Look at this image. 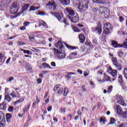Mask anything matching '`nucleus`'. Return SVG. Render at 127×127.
I'll use <instances>...</instances> for the list:
<instances>
[{
    "instance_id": "nucleus-1",
    "label": "nucleus",
    "mask_w": 127,
    "mask_h": 127,
    "mask_svg": "<svg viewBox=\"0 0 127 127\" xmlns=\"http://www.w3.org/2000/svg\"><path fill=\"white\" fill-rule=\"evenodd\" d=\"M112 44L114 47H123L124 48H127V38L126 39V41L123 44L119 45L118 42L116 41H113Z\"/></svg>"
},
{
    "instance_id": "nucleus-2",
    "label": "nucleus",
    "mask_w": 127,
    "mask_h": 127,
    "mask_svg": "<svg viewBox=\"0 0 127 127\" xmlns=\"http://www.w3.org/2000/svg\"><path fill=\"white\" fill-rule=\"evenodd\" d=\"M111 30H112V25H111V23H108L105 24L103 34L107 35V34L110 33V31H111Z\"/></svg>"
},
{
    "instance_id": "nucleus-3",
    "label": "nucleus",
    "mask_w": 127,
    "mask_h": 127,
    "mask_svg": "<svg viewBox=\"0 0 127 127\" xmlns=\"http://www.w3.org/2000/svg\"><path fill=\"white\" fill-rule=\"evenodd\" d=\"M82 4L80 3L78 5V9H88V3L89 0H82Z\"/></svg>"
},
{
    "instance_id": "nucleus-4",
    "label": "nucleus",
    "mask_w": 127,
    "mask_h": 127,
    "mask_svg": "<svg viewBox=\"0 0 127 127\" xmlns=\"http://www.w3.org/2000/svg\"><path fill=\"white\" fill-rule=\"evenodd\" d=\"M47 6H49V8H51L53 10H56V7H57V4L54 1H52L49 2L47 4Z\"/></svg>"
},
{
    "instance_id": "nucleus-5",
    "label": "nucleus",
    "mask_w": 127,
    "mask_h": 127,
    "mask_svg": "<svg viewBox=\"0 0 127 127\" xmlns=\"http://www.w3.org/2000/svg\"><path fill=\"white\" fill-rule=\"evenodd\" d=\"M19 8V5L16 2H14L12 4V7L11 8V11H12V13L13 12L15 13L16 12H17V10H18V8Z\"/></svg>"
},
{
    "instance_id": "nucleus-6",
    "label": "nucleus",
    "mask_w": 127,
    "mask_h": 127,
    "mask_svg": "<svg viewBox=\"0 0 127 127\" xmlns=\"http://www.w3.org/2000/svg\"><path fill=\"white\" fill-rule=\"evenodd\" d=\"M54 91L56 92V91H58V94L61 95L62 93H63V88H61V85L60 84L56 85L54 88Z\"/></svg>"
},
{
    "instance_id": "nucleus-7",
    "label": "nucleus",
    "mask_w": 127,
    "mask_h": 127,
    "mask_svg": "<svg viewBox=\"0 0 127 127\" xmlns=\"http://www.w3.org/2000/svg\"><path fill=\"white\" fill-rule=\"evenodd\" d=\"M116 99L118 100V103L122 105L124 107H126L127 104L124 102V100H123V97L121 95H117Z\"/></svg>"
},
{
    "instance_id": "nucleus-8",
    "label": "nucleus",
    "mask_w": 127,
    "mask_h": 127,
    "mask_svg": "<svg viewBox=\"0 0 127 127\" xmlns=\"http://www.w3.org/2000/svg\"><path fill=\"white\" fill-rule=\"evenodd\" d=\"M51 13L53 15H55L59 21H61V20H62V18H63V14H62V13L59 14L57 12H51Z\"/></svg>"
},
{
    "instance_id": "nucleus-9",
    "label": "nucleus",
    "mask_w": 127,
    "mask_h": 127,
    "mask_svg": "<svg viewBox=\"0 0 127 127\" xmlns=\"http://www.w3.org/2000/svg\"><path fill=\"white\" fill-rule=\"evenodd\" d=\"M91 29L93 31H97L98 34H101L102 33V24H99L96 28L92 27Z\"/></svg>"
},
{
    "instance_id": "nucleus-10",
    "label": "nucleus",
    "mask_w": 127,
    "mask_h": 127,
    "mask_svg": "<svg viewBox=\"0 0 127 127\" xmlns=\"http://www.w3.org/2000/svg\"><path fill=\"white\" fill-rule=\"evenodd\" d=\"M108 73H109V74H111L112 75V77H116L117 75H118V72L117 70L115 69H109L107 70Z\"/></svg>"
},
{
    "instance_id": "nucleus-11",
    "label": "nucleus",
    "mask_w": 127,
    "mask_h": 127,
    "mask_svg": "<svg viewBox=\"0 0 127 127\" xmlns=\"http://www.w3.org/2000/svg\"><path fill=\"white\" fill-rule=\"evenodd\" d=\"M65 10L69 15H71V16H74V15H75V12L72 9V8L66 7L65 8Z\"/></svg>"
},
{
    "instance_id": "nucleus-12",
    "label": "nucleus",
    "mask_w": 127,
    "mask_h": 127,
    "mask_svg": "<svg viewBox=\"0 0 127 127\" xmlns=\"http://www.w3.org/2000/svg\"><path fill=\"white\" fill-rule=\"evenodd\" d=\"M100 10L101 11V12L102 13H104V14L107 15V16H108L110 13L109 10H108V9L104 7H101Z\"/></svg>"
},
{
    "instance_id": "nucleus-13",
    "label": "nucleus",
    "mask_w": 127,
    "mask_h": 127,
    "mask_svg": "<svg viewBox=\"0 0 127 127\" xmlns=\"http://www.w3.org/2000/svg\"><path fill=\"white\" fill-rule=\"evenodd\" d=\"M68 18L71 21V22L76 23L79 21V18L77 17H70L68 16Z\"/></svg>"
},
{
    "instance_id": "nucleus-14",
    "label": "nucleus",
    "mask_w": 127,
    "mask_h": 127,
    "mask_svg": "<svg viewBox=\"0 0 127 127\" xmlns=\"http://www.w3.org/2000/svg\"><path fill=\"white\" fill-rule=\"evenodd\" d=\"M116 109L117 113L118 115H123V109H122V107H121L120 105H117L116 106Z\"/></svg>"
},
{
    "instance_id": "nucleus-15",
    "label": "nucleus",
    "mask_w": 127,
    "mask_h": 127,
    "mask_svg": "<svg viewBox=\"0 0 127 127\" xmlns=\"http://www.w3.org/2000/svg\"><path fill=\"white\" fill-rule=\"evenodd\" d=\"M53 51L54 52V54L56 56V57H57L58 58H59L61 52H60L59 50L55 48H54Z\"/></svg>"
},
{
    "instance_id": "nucleus-16",
    "label": "nucleus",
    "mask_w": 127,
    "mask_h": 127,
    "mask_svg": "<svg viewBox=\"0 0 127 127\" xmlns=\"http://www.w3.org/2000/svg\"><path fill=\"white\" fill-rule=\"evenodd\" d=\"M55 46L56 47H57V48L62 49V48H63V43H62L61 41H60L55 44Z\"/></svg>"
},
{
    "instance_id": "nucleus-17",
    "label": "nucleus",
    "mask_w": 127,
    "mask_h": 127,
    "mask_svg": "<svg viewBox=\"0 0 127 127\" xmlns=\"http://www.w3.org/2000/svg\"><path fill=\"white\" fill-rule=\"evenodd\" d=\"M21 51H23L24 54H27V55H32V53L31 52V51H29V50H23L22 49H20Z\"/></svg>"
},
{
    "instance_id": "nucleus-18",
    "label": "nucleus",
    "mask_w": 127,
    "mask_h": 127,
    "mask_svg": "<svg viewBox=\"0 0 127 127\" xmlns=\"http://www.w3.org/2000/svg\"><path fill=\"white\" fill-rule=\"evenodd\" d=\"M39 8H40V7L31 6L30 9H29V11H35V10H37V9H39Z\"/></svg>"
},
{
    "instance_id": "nucleus-19",
    "label": "nucleus",
    "mask_w": 127,
    "mask_h": 127,
    "mask_svg": "<svg viewBox=\"0 0 127 127\" xmlns=\"http://www.w3.org/2000/svg\"><path fill=\"white\" fill-rule=\"evenodd\" d=\"M93 2L98 3L99 4H105V1L102 0H92Z\"/></svg>"
},
{
    "instance_id": "nucleus-20",
    "label": "nucleus",
    "mask_w": 127,
    "mask_h": 127,
    "mask_svg": "<svg viewBox=\"0 0 127 127\" xmlns=\"http://www.w3.org/2000/svg\"><path fill=\"white\" fill-rule=\"evenodd\" d=\"M5 109H6V104L3 102L0 104V110H5Z\"/></svg>"
},
{
    "instance_id": "nucleus-21",
    "label": "nucleus",
    "mask_w": 127,
    "mask_h": 127,
    "mask_svg": "<svg viewBox=\"0 0 127 127\" xmlns=\"http://www.w3.org/2000/svg\"><path fill=\"white\" fill-rule=\"evenodd\" d=\"M79 39L81 43H83L84 41H85V37L82 34L79 35Z\"/></svg>"
},
{
    "instance_id": "nucleus-22",
    "label": "nucleus",
    "mask_w": 127,
    "mask_h": 127,
    "mask_svg": "<svg viewBox=\"0 0 127 127\" xmlns=\"http://www.w3.org/2000/svg\"><path fill=\"white\" fill-rule=\"evenodd\" d=\"M75 74L76 73L74 72H67L65 77L67 80H69V79H71V75H75Z\"/></svg>"
},
{
    "instance_id": "nucleus-23",
    "label": "nucleus",
    "mask_w": 127,
    "mask_h": 127,
    "mask_svg": "<svg viewBox=\"0 0 127 127\" xmlns=\"http://www.w3.org/2000/svg\"><path fill=\"white\" fill-rule=\"evenodd\" d=\"M6 119L7 123H10V119H11V114L8 113L6 115Z\"/></svg>"
},
{
    "instance_id": "nucleus-24",
    "label": "nucleus",
    "mask_w": 127,
    "mask_h": 127,
    "mask_svg": "<svg viewBox=\"0 0 127 127\" xmlns=\"http://www.w3.org/2000/svg\"><path fill=\"white\" fill-rule=\"evenodd\" d=\"M4 62V58H3V55L0 54V65H2V63Z\"/></svg>"
},
{
    "instance_id": "nucleus-25",
    "label": "nucleus",
    "mask_w": 127,
    "mask_h": 127,
    "mask_svg": "<svg viewBox=\"0 0 127 127\" xmlns=\"http://www.w3.org/2000/svg\"><path fill=\"white\" fill-rule=\"evenodd\" d=\"M5 127V119H3L1 120V122L0 121V127Z\"/></svg>"
},
{
    "instance_id": "nucleus-26",
    "label": "nucleus",
    "mask_w": 127,
    "mask_h": 127,
    "mask_svg": "<svg viewBox=\"0 0 127 127\" xmlns=\"http://www.w3.org/2000/svg\"><path fill=\"white\" fill-rule=\"evenodd\" d=\"M29 7V4H26L24 5L23 7H22L23 11H25L26 10H28Z\"/></svg>"
},
{
    "instance_id": "nucleus-27",
    "label": "nucleus",
    "mask_w": 127,
    "mask_h": 127,
    "mask_svg": "<svg viewBox=\"0 0 127 127\" xmlns=\"http://www.w3.org/2000/svg\"><path fill=\"white\" fill-rule=\"evenodd\" d=\"M66 57V54L64 53H61V54L60 55V56L58 58V59L61 60V59H63L64 58H65Z\"/></svg>"
},
{
    "instance_id": "nucleus-28",
    "label": "nucleus",
    "mask_w": 127,
    "mask_h": 127,
    "mask_svg": "<svg viewBox=\"0 0 127 127\" xmlns=\"http://www.w3.org/2000/svg\"><path fill=\"white\" fill-rule=\"evenodd\" d=\"M112 62L114 66L118 64V60H117V58H112Z\"/></svg>"
},
{
    "instance_id": "nucleus-29",
    "label": "nucleus",
    "mask_w": 127,
    "mask_h": 127,
    "mask_svg": "<svg viewBox=\"0 0 127 127\" xmlns=\"http://www.w3.org/2000/svg\"><path fill=\"white\" fill-rule=\"evenodd\" d=\"M24 101L23 98H20L19 100H17L16 102H14V105L15 106L16 104H19V103H22Z\"/></svg>"
},
{
    "instance_id": "nucleus-30",
    "label": "nucleus",
    "mask_w": 127,
    "mask_h": 127,
    "mask_svg": "<svg viewBox=\"0 0 127 127\" xmlns=\"http://www.w3.org/2000/svg\"><path fill=\"white\" fill-rule=\"evenodd\" d=\"M42 65L44 66V68H49V69H52V67H51V66H50L49 64H46V63H43Z\"/></svg>"
},
{
    "instance_id": "nucleus-31",
    "label": "nucleus",
    "mask_w": 127,
    "mask_h": 127,
    "mask_svg": "<svg viewBox=\"0 0 127 127\" xmlns=\"http://www.w3.org/2000/svg\"><path fill=\"white\" fill-rule=\"evenodd\" d=\"M118 79L119 83H121V84H123V83H124V80H123V76H122V75H119Z\"/></svg>"
},
{
    "instance_id": "nucleus-32",
    "label": "nucleus",
    "mask_w": 127,
    "mask_h": 127,
    "mask_svg": "<svg viewBox=\"0 0 127 127\" xmlns=\"http://www.w3.org/2000/svg\"><path fill=\"white\" fill-rule=\"evenodd\" d=\"M64 45L67 47V48H68V49H71L72 50H74L75 49L74 47H72L67 44H66L65 42H64Z\"/></svg>"
},
{
    "instance_id": "nucleus-33",
    "label": "nucleus",
    "mask_w": 127,
    "mask_h": 127,
    "mask_svg": "<svg viewBox=\"0 0 127 127\" xmlns=\"http://www.w3.org/2000/svg\"><path fill=\"white\" fill-rule=\"evenodd\" d=\"M5 100H6V101H7V102H10V100H11V97H10V96H9V95H5Z\"/></svg>"
},
{
    "instance_id": "nucleus-34",
    "label": "nucleus",
    "mask_w": 127,
    "mask_h": 127,
    "mask_svg": "<svg viewBox=\"0 0 127 127\" xmlns=\"http://www.w3.org/2000/svg\"><path fill=\"white\" fill-rule=\"evenodd\" d=\"M75 56H77V53H71L69 55V57L70 59H73V58H75Z\"/></svg>"
},
{
    "instance_id": "nucleus-35",
    "label": "nucleus",
    "mask_w": 127,
    "mask_h": 127,
    "mask_svg": "<svg viewBox=\"0 0 127 127\" xmlns=\"http://www.w3.org/2000/svg\"><path fill=\"white\" fill-rule=\"evenodd\" d=\"M104 80L105 81H109V82H111V78L106 75H104Z\"/></svg>"
},
{
    "instance_id": "nucleus-36",
    "label": "nucleus",
    "mask_w": 127,
    "mask_h": 127,
    "mask_svg": "<svg viewBox=\"0 0 127 127\" xmlns=\"http://www.w3.org/2000/svg\"><path fill=\"white\" fill-rule=\"evenodd\" d=\"M4 119V114L2 112H0V120H3Z\"/></svg>"
},
{
    "instance_id": "nucleus-37",
    "label": "nucleus",
    "mask_w": 127,
    "mask_h": 127,
    "mask_svg": "<svg viewBox=\"0 0 127 127\" xmlns=\"http://www.w3.org/2000/svg\"><path fill=\"white\" fill-rule=\"evenodd\" d=\"M115 67H116V68L118 70H122V65L119 64H116V65H115Z\"/></svg>"
},
{
    "instance_id": "nucleus-38",
    "label": "nucleus",
    "mask_w": 127,
    "mask_h": 127,
    "mask_svg": "<svg viewBox=\"0 0 127 127\" xmlns=\"http://www.w3.org/2000/svg\"><path fill=\"white\" fill-rule=\"evenodd\" d=\"M63 3L65 5H68L70 3V0H64Z\"/></svg>"
},
{
    "instance_id": "nucleus-39",
    "label": "nucleus",
    "mask_w": 127,
    "mask_h": 127,
    "mask_svg": "<svg viewBox=\"0 0 127 127\" xmlns=\"http://www.w3.org/2000/svg\"><path fill=\"white\" fill-rule=\"evenodd\" d=\"M68 88H65L64 89V96H67L68 94Z\"/></svg>"
},
{
    "instance_id": "nucleus-40",
    "label": "nucleus",
    "mask_w": 127,
    "mask_h": 127,
    "mask_svg": "<svg viewBox=\"0 0 127 127\" xmlns=\"http://www.w3.org/2000/svg\"><path fill=\"white\" fill-rule=\"evenodd\" d=\"M72 29L74 30V31H75V32H80V30L77 27H73Z\"/></svg>"
},
{
    "instance_id": "nucleus-41",
    "label": "nucleus",
    "mask_w": 127,
    "mask_h": 127,
    "mask_svg": "<svg viewBox=\"0 0 127 127\" xmlns=\"http://www.w3.org/2000/svg\"><path fill=\"white\" fill-rule=\"evenodd\" d=\"M30 50H31V51H33V52H40V50L37 49H35L34 48H32V49H30Z\"/></svg>"
},
{
    "instance_id": "nucleus-42",
    "label": "nucleus",
    "mask_w": 127,
    "mask_h": 127,
    "mask_svg": "<svg viewBox=\"0 0 127 127\" xmlns=\"http://www.w3.org/2000/svg\"><path fill=\"white\" fill-rule=\"evenodd\" d=\"M89 84L90 86H91L92 88H95V87H96V85H95V83H94L92 81L89 82Z\"/></svg>"
},
{
    "instance_id": "nucleus-43",
    "label": "nucleus",
    "mask_w": 127,
    "mask_h": 127,
    "mask_svg": "<svg viewBox=\"0 0 127 127\" xmlns=\"http://www.w3.org/2000/svg\"><path fill=\"white\" fill-rule=\"evenodd\" d=\"M13 107L12 106H9L8 109V111L9 112V113H11L12 111H13Z\"/></svg>"
},
{
    "instance_id": "nucleus-44",
    "label": "nucleus",
    "mask_w": 127,
    "mask_h": 127,
    "mask_svg": "<svg viewBox=\"0 0 127 127\" xmlns=\"http://www.w3.org/2000/svg\"><path fill=\"white\" fill-rule=\"evenodd\" d=\"M108 93H111L112 91H113V86H110V87H108V89L107 90Z\"/></svg>"
},
{
    "instance_id": "nucleus-45",
    "label": "nucleus",
    "mask_w": 127,
    "mask_h": 127,
    "mask_svg": "<svg viewBox=\"0 0 127 127\" xmlns=\"http://www.w3.org/2000/svg\"><path fill=\"white\" fill-rule=\"evenodd\" d=\"M30 106V104H29L28 106H27V107H25L24 109H23V112L24 113H25V111H27L29 110V107Z\"/></svg>"
},
{
    "instance_id": "nucleus-46",
    "label": "nucleus",
    "mask_w": 127,
    "mask_h": 127,
    "mask_svg": "<svg viewBox=\"0 0 127 127\" xmlns=\"http://www.w3.org/2000/svg\"><path fill=\"white\" fill-rule=\"evenodd\" d=\"M119 57H123V56L124 55V52L122 51H120L119 53Z\"/></svg>"
},
{
    "instance_id": "nucleus-47",
    "label": "nucleus",
    "mask_w": 127,
    "mask_h": 127,
    "mask_svg": "<svg viewBox=\"0 0 127 127\" xmlns=\"http://www.w3.org/2000/svg\"><path fill=\"white\" fill-rule=\"evenodd\" d=\"M40 43H41V44H45V43H46V42L45 41V40H44V39H40Z\"/></svg>"
},
{
    "instance_id": "nucleus-48",
    "label": "nucleus",
    "mask_w": 127,
    "mask_h": 127,
    "mask_svg": "<svg viewBox=\"0 0 127 127\" xmlns=\"http://www.w3.org/2000/svg\"><path fill=\"white\" fill-rule=\"evenodd\" d=\"M30 24V23L29 22L25 21V22H24L23 25H24V26H28Z\"/></svg>"
},
{
    "instance_id": "nucleus-49",
    "label": "nucleus",
    "mask_w": 127,
    "mask_h": 127,
    "mask_svg": "<svg viewBox=\"0 0 127 127\" xmlns=\"http://www.w3.org/2000/svg\"><path fill=\"white\" fill-rule=\"evenodd\" d=\"M98 82H99V83H100L101 84L104 83V82H106V80H105L104 79H98Z\"/></svg>"
},
{
    "instance_id": "nucleus-50",
    "label": "nucleus",
    "mask_w": 127,
    "mask_h": 127,
    "mask_svg": "<svg viewBox=\"0 0 127 127\" xmlns=\"http://www.w3.org/2000/svg\"><path fill=\"white\" fill-rule=\"evenodd\" d=\"M17 43L18 45H20V46L25 45V43L21 42L20 41H17Z\"/></svg>"
},
{
    "instance_id": "nucleus-51",
    "label": "nucleus",
    "mask_w": 127,
    "mask_h": 127,
    "mask_svg": "<svg viewBox=\"0 0 127 127\" xmlns=\"http://www.w3.org/2000/svg\"><path fill=\"white\" fill-rule=\"evenodd\" d=\"M29 39H30L31 41H34V37L32 36H29Z\"/></svg>"
},
{
    "instance_id": "nucleus-52",
    "label": "nucleus",
    "mask_w": 127,
    "mask_h": 127,
    "mask_svg": "<svg viewBox=\"0 0 127 127\" xmlns=\"http://www.w3.org/2000/svg\"><path fill=\"white\" fill-rule=\"evenodd\" d=\"M51 65L52 67H56V63L54 62H52L51 63Z\"/></svg>"
},
{
    "instance_id": "nucleus-53",
    "label": "nucleus",
    "mask_w": 127,
    "mask_h": 127,
    "mask_svg": "<svg viewBox=\"0 0 127 127\" xmlns=\"http://www.w3.org/2000/svg\"><path fill=\"white\" fill-rule=\"evenodd\" d=\"M37 81L38 84H41V82H42V79L41 78H38Z\"/></svg>"
},
{
    "instance_id": "nucleus-54",
    "label": "nucleus",
    "mask_w": 127,
    "mask_h": 127,
    "mask_svg": "<svg viewBox=\"0 0 127 127\" xmlns=\"http://www.w3.org/2000/svg\"><path fill=\"white\" fill-rule=\"evenodd\" d=\"M47 110L48 112H51V111H52V106H50L49 107H48Z\"/></svg>"
},
{
    "instance_id": "nucleus-55",
    "label": "nucleus",
    "mask_w": 127,
    "mask_h": 127,
    "mask_svg": "<svg viewBox=\"0 0 127 127\" xmlns=\"http://www.w3.org/2000/svg\"><path fill=\"white\" fill-rule=\"evenodd\" d=\"M38 13L39 15H45V13L42 11H39Z\"/></svg>"
},
{
    "instance_id": "nucleus-56",
    "label": "nucleus",
    "mask_w": 127,
    "mask_h": 127,
    "mask_svg": "<svg viewBox=\"0 0 127 127\" xmlns=\"http://www.w3.org/2000/svg\"><path fill=\"white\" fill-rule=\"evenodd\" d=\"M100 122L102 123L103 124H105V119L103 118H100Z\"/></svg>"
},
{
    "instance_id": "nucleus-57",
    "label": "nucleus",
    "mask_w": 127,
    "mask_h": 127,
    "mask_svg": "<svg viewBox=\"0 0 127 127\" xmlns=\"http://www.w3.org/2000/svg\"><path fill=\"white\" fill-rule=\"evenodd\" d=\"M26 68H27V69H31V67H30V64H27L26 65Z\"/></svg>"
},
{
    "instance_id": "nucleus-58",
    "label": "nucleus",
    "mask_w": 127,
    "mask_h": 127,
    "mask_svg": "<svg viewBox=\"0 0 127 127\" xmlns=\"http://www.w3.org/2000/svg\"><path fill=\"white\" fill-rule=\"evenodd\" d=\"M111 124H112V125H113V124H115V119L114 118L111 119Z\"/></svg>"
},
{
    "instance_id": "nucleus-59",
    "label": "nucleus",
    "mask_w": 127,
    "mask_h": 127,
    "mask_svg": "<svg viewBox=\"0 0 127 127\" xmlns=\"http://www.w3.org/2000/svg\"><path fill=\"white\" fill-rule=\"evenodd\" d=\"M14 78L13 77H9L8 82H11V81H12V80H14Z\"/></svg>"
},
{
    "instance_id": "nucleus-60",
    "label": "nucleus",
    "mask_w": 127,
    "mask_h": 127,
    "mask_svg": "<svg viewBox=\"0 0 127 127\" xmlns=\"http://www.w3.org/2000/svg\"><path fill=\"white\" fill-rule=\"evenodd\" d=\"M82 92H86V89H85V85H82L81 86Z\"/></svg>"
},
{
    "instance_id": "nucleus-61",
    "label": "nucleus",
    "mask_w": 127,
    "mask_h": 127,
    "mask_svg": "<svg viewBox=\"0 0 127 127\" xmlns=\"http://www.w3.org/2000/svg\"><path fill=\"white\" fill-rule=\"evenodd\" d=\"M77 72L79 73V74H80L81 75H82V74H83V71H82V70H81V69L77 70Z\"/></svg>"
},
{
    "instance_id": "nucleus-62",
    "label": "nucleus",
    "mask_w": 127,
    "mask_h": 127,
    "mask_svg": "<svg viewBox=\"0 0 127 127\" xmlns=\"http://www.w3.org/2000/svg\"><path fill=\"white\" fill-rule=\"evenodd\" d=\"M10 96H11L12 98H16V95L13 93H11Z\"/></svg>"
},
{
    "instance_id": "nucleus-63",
    "label": "nucleus",
    "mask_w": 127,
    "mask_h": 127,
    "mask_svg": "<svg viewBox=\"0 0 127 127\" xmlns=\"http://www.w3.org/2000/svg\"><path fill=\"white\" fill-rule=\"evenodd\" d=\"M65 108H62L61 110V113H63V114H65Z\"/></svg>"
},
{
    "instance_id": "nucleus-64",
    "label": "nucleus",
    "mask_w": 127,
    "mask_h": 127,
    "mask_svg": "<svg viewBox=\"0 0 127 127\" xmlns=\"http://www.w3.org/2000/svg\"><path fill=\"white\" fill-rule=\"evenodd\" d=\"M25 29H26V28H25V26H22L20 28V30H25Z\"/></svg>"
}]
</instances>
